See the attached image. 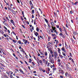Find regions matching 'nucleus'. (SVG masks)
I'll use <instances>...</instances> for the list:
<instances>
[{
  "label": "nucleus",
  "mask_w": 78,
  "mask_h": 78,
  "mask_svg": "<svg viewBox=\"0 0 78 78\" xmlns=\"http://www.w3.org/2000/svg\"><path fill=\"white\" fill-rule=\"evenodd\" d=\"M52 29H50V31L51 33H54V32H56V27H55L51 26Z\"/></svg>",
  "instance_id": "1"
},
{
  "label": "nucleus",
  "mask_w": 78,
  "mask_h": 78,
  "mask_svg": "<svg viewBox=\"0 0 78 78\" xmlns=\"http://www.w3.org/2000/svg\"><path fill=\"white\" fill-rule=\"evenodd\" d=\"M53 53L55 58H57V56H58V53H57V52L56 51H54Z\"/></svg>",
  "instance_id": "2"
},
{
  "label": "nucleus",
  "mask_w": 78,
  "mask_h": 78,
  "mask_svg": "<svg viewBox=\"0 0 78 78\" xmlns=\"http://www.w3.org/2000/svg\"><path fill=\"white\" fill-rule=\"evenodd\" d=\"M49 58L50 60V62L52 64H54V61H53V58H51L50 57V56H49Z\"/></svg>",
  "instance_id": "3"
},
{
  "label": "nucleus",
  "mask_w": 78,
  "mask_h": 78,
  "mask_svg": "<svg viewBox=\"0 0 78 78\" xmlns=\"http://www.w3.org/2000/svg\"><path fill=\"white\" fill-rule=\"evenodd\" d=\"M43 39V38L41 36L39 35L38 36V41H40V40H42Z\"/></svg>",
  "instance_id": "4"
},
{
  "label": "nucleus",
  "mask_w": 78,
  "mask_h": 78,
  "mask_svg": "<svg viewBox=\"0 0 78 78\" xmlns=\"http://www.w3.org/2000/svg\"><path fill=\"white\" fill-rule=\"evenodd\" d=\"M10 11H11V12H12V13L13 14L16 15V12L15 11H14V10H13L12 9H11V10Z\"/></svg>",
  "instance_id": "5"
},
{
  "label": "nucleus",
  "mask_w": 78,
  "mask_h": 78,
  "mask_svg": "<svg viewBox=\"0 0 78 78\" xmlns=\"http://www.w3.org/2000/svg\"><path fill=\"white\" fill-rule=\"evenodd\" d=\"M34 34L36 36H37L39 35V34L37 32L34 31Z\"/></svg>",
  "instance_id": "6"
},
{
  "label": "nucleus",
  "mask_w": 78,
  "mask_h": 78,
  "mask_svg": "<svg viewBox=\"0 0 78 78\" xmlns=\"http://www.w3.org/2000/svg\"><path fill=\"white\" fill-rule=\"evenodd\" d=\"M20 50L21 51H22L23 53H25V51L23 50V48H21V47H20Z\"/></svg>",
  "instance_id": "7"
},
{
  "label": "nucleus",
  "mask_w": 78,
  "mask_h": 78,
  "mask_svg": "<svg viewBox=\"0 0 78 78\" xmlns=\"http://www.w3.org/2000/svg\"><path fill=\"white\" fill-rule=\"evenodd\" d=\"M59 72H60L62 74V75H63L64 73V71H63L62 69Z\"/></svg>",
  "instance_id": "8"
},
{
  "label": "nucleus",
  "mask_w": 78,
  "mask_h": 78,
  "mask_svg": "<svg viewBox=\"0 0 78 78\" xmlns=\"http://www.w3.org/2000/svg\"><path fill=\"white\" fill-rule=\"evenodd\" d=\"M10 22L11 23H12L13 25H15V23H14V21H13V20H10Z\"/></svg>",
  "instance_id": "9"
},
{
  "label": "nucleus",
  "mask_w": 78,
  "mask_h": 78,
  "mask_svg": "<svg viewBox=\"0 0 78 78\" xmlns=\"http://www.w3.org/2000/svg\"><path fill=\"white\" fill-rule=\"evenodd\" d=\"M36 30L37 31V32H39V31H40V29H39V28L38 27H36Z\"/></svg>",
  "instance_id": "10"
},
{
  "label": "nucleus",
  "mask_w": 78,
  "mask_h": 78,
  "mask_svg": "<svg viewBox=\"0 0 78 78\" xmlns=\"http://www.w3.org/2000/svg\"><path fill=\"white\" fill-rule=\"evenodd\" d=\"M0 33H1L2 34H4V32L2 30H1L0 29Z\"/></svg>",
  "instance_id": "11"
},
{
  "label": "nucleus",
  "mask_w": 78,
  "mask_h": 78,
  "mask_svg": "<svg viewBox=\"0 0 78 78\" xmlns=\"http://www.w3.org/2000/svg\"><path fill=\"white\" fill-rule=\"evenodd\" d=\"M51 24V26H54L55 25V24L53 22H52L50 23Z\"/></svg>",
  "instance_id": "12"
},
{
  "label": "nucleus",
  "mask_w": 78,
  "mask_h": 78,
  "mask_svg": "<svg viewBox=\"0 0 78 78\" xmlns=\"http://www.w3.org/2000/svg\"><path fill=\"white\" fill-rule=\"evenodd\" d=\"M47 70H48V71H50V69L49 67L47 68L46 69V72H47Z\"/></svg>",
  "instance_id": "13"
},
{
  "label": "nucleus",
  "mask_w": 78,
  "mask_h": 78,
  "mask_svg": "<svg viewBox=\"0 0 78 78\" xmlns=\"http://www.w3.org/2000/svg\"><path fill=\"white\" fill-rule=\"evenodd\" d=\"M0 65H1V66H2V67H5V65H3V64L2 63H0Z\"/></svg>",
  "instance_id": "14"
},
{
  "label": "nucleus",
  "mask_w": 78,
  "mask_h": 78,
  "mask_svg": "<svg viewBox=\"0 0 78 78\" xmlns=\"http://www.w3.org/2000/svg\"><path fill=\"white\" fill-rule=\"evenodd\" d=\"M20 72H21V73H22V74H24V73H23V71L22 70V69H20Z\"/></svg>",
  "instance_id": "15"
},
{
  "label": "nucleus",
  "mask_w": 78,
  "mask_h": 78,
  "mask_svg": "<svg viewBox=\"0 0 78 78\" xmlns=\"http://www.w3.org/2000/svg\"><path fill=\"white\" fill-rule=\"evenodd\" d=\"M44 20H45L46 22V23H47L48 24V20H47L46 19L44 18Z\"/></svg>",
  "instance_id": "16"
},
{
  "label": "nucleus",
  "mask_w": 78,
  "mask_h": 78,
  "mask_svg": "<svg viewBox=\"0 0 78 78\" xmlns=\"http://www.w3.org/2000/svg\"><path fill=\"white\" fill-rule=\"evenodd\" d=\"M39 62L40 64H41V65L42 66L43 65L42 61L41 60H40L39 61Z\"/></svg>",
  "instance_id": "17"
},
{
  "label": "nucleus",
  "mask_w": 78,
  "mask_h": 78,
  "mask_svg": "<svg viewBox=\"0 0 78 78\" xmlns=\"http://www.w3.org/2000/svg\"><path fill=\"white\" fill-rule=\"evenodd\" d=\"M30 5L31 6H33V4L32 3V2H31V1H30Z\"/></svg>",
  "instance_id": "18"
},
{
  "label": "nucleus",
  "mask_w": 78,
  "mask_h": 78,
  "mask_svg": "<svg viewBox=\"0 0 78 78\" xmlns=\"http://www.w3.org/2000/svg\"><path fill=\"white\" fill-rule=\"evenodd\" d=\"M59 29L60 30V32H61V33L62 32V28H61L60 27Z\"/></svg>",
  "instance_id": "19"
},
{
  "label": "nucleus",
  "mask_w": 78,
  "mask_h": 78,
  "mask_svg": "<svg viewBox=\"0 0 78 78\" xmlns=\"http://www.w3.org/2000/svg\"><path fill=\"white\" fill-rule=\"evenodd\" d=\"M59 56L60 57V58H63V57L62 55H61L59 54Z\"/></svg>",
  "instance_id": "20"
},
{
  "label": "nucleus",
  "mask_w": 78,
  "mask_h": 78,
  "mask_svg": "<svg viewBox=\"0 0 78 78\" xmlns=\"http://www.w3.org/2000/svg\"><path fill=\"white\" fill-rule=\"evenodd\" d=\"M48 55V54H47V51H46L44 52L45 56H47Z\"/></svg>",
  "instance_id": "21"
},
{
  "label": "nucleus",
  "mask_w": 78,
  "mask_h": 78,
  "mask_svg": "<svg viewBox=\"0 0 78 78\" xmlns=\"http://www.w3.org/2000/svg\"><path fill=\"white\" fill-rule=\"evenodd\" d=\"M12 41L13 42H14V43H16L17 42V41H16L14 39H12Z\"/></svg>",
  "instance_id": "22"
},
{
  "label": "nucleus",
  "mask_w": 78,
  "mask_h": 78,
  "mask_svg": "<svg viewBox=\"0 0 78 78\" xmlns=\"http://www.w3.org/2000/svg\"><path fill=\"white\" fill-rule=\"evenodd\" d=\"M0 69H1L2 70H3L5 69H4V68H3V67H2V66H0Z\"/></svg>",
  "instance_id": "23"
},
{
  "label": "nucleus",
  "mask_w": 78,
  "mask_h": 78,
  "mask_svg": "<svg viewBox=\"0 0 78 78\" xmlns=\"http://www.w3.org/2000/svg\"><path fill=\"white\" fill-rule=\"evenodd\" d=\"M58 69L59 72H60V70H62V69H61V67H59L58 68Z\"/></svg>",
  "instance_id": "24"
},
{
  "label": "nucleus",
  "mask_w": 78,
  "mask_h": 78,
  "mask_svg": "<svg viewBox=\"0 0 78 78\" xmlns=\"http://www.w3.org/2000/svg\"><path fill=\"white\" fill-rule=\"evenodd\" d=\"M5 25L7 27H9V25H8V24H7L6 23H5Z\"/></svg>",
  "instance_id": "25"
},
{
  "label": "nucleus",
  "mask_w": 78,
  "mask_h": 78,
  "mask_svg": "<svg viewBox=\"0 0 78 78\" xmlns=\"http://www.w3.org/2000/svg\"><path fill=\"white\" fill-rule=\"evenodd\" d=\"M68 76L69 77V78H72V76L70 74H68Z\"/></svg>",
  "instance_id": "26"
},
{
  "label": "nucleus",
  "mask_w": 78,
  "mask_h": 78,
  "mask_svg": "<svg viewBox=\"0 0 78 78\" xmlns=\"http://www.w3.org/2000/svg\"><path fill=\"white\" fill-rule=\"evenodd\" d=\"M52 36H53V37H54V36H56V34H51Z\"/></svg>",
  "instance_id": "27"
},
{
  "label": "nucleus",
  "mask_w": 78,
  "mask_h": 78,
  "mask_svg": "<svg viewBox=\"0 0 78 78\" xmlns=\"http://www.w3.org/2000/svg\"><path fill=\"white\" fill-rule=\"evenodd\" d=\"M71 61L73 64H74V63H75V62L74 61V60H73V59H72L71 60Z\"/></svg>",
  "instance_id": "28"
},
{
  "label": "nucleus",
  "mask_w": 78,
  "mask_h": 78,
  "mask_svg": "<svg viewBox=\"0 0 78 78\" xmlns=\"http://www.w3.org/2000/svg\"><path fill=\"white\" fill-rule=\"evenodd\" d=\"M61 50H62V51H64V50H65V48H64V47H62V48Z\"/></svg>",
  "instance_id": "29"
},
{
  "label": "nucleus",
  "mask_w": 78,
  "mask_h": 78,
  "mask_svg": "<svg viewBox=\"0 0 78 78\" xmlns=\"http://www.w3.org/2000/svg\"><path fill=\"white\" fill-rule=\"evenodd\" d=\"M7 8L8 9H9V11H11V8H10L9 7H8Z\"/></svg>",
  "instance_id": "30"
},
{
  "label": "nucleus",
  "mask_w": 78,
  "mask_h": 78,
  "mask_svg": "<svg viewBox=\"0 0 78 78\" xmlns=\"http://www.w3.org/2000/svg\"><path fill=\"white\" fill-rule=\"evenodd\" d=\"M63 35V34L62 33H60V34H59V35L60 36H62V35Z\"/></svg>",
  "instance_id": "31"
},
{
  "label": "nucleus",
  "mask_w": 78,
  "mask_h": 78,
  "mask_svg": "<svg viewBox=\"0 0 78 78\" xmlns=\"http://www.w3.org/2000/svg\"><path fill=\"white\" fill-rule=\"evenodd\" d=\"M78 2L77 1L74 3V5H77V4H78Z\"/></svg>",
  "instance_id": "32"
},
{
  "label": "nucleus",
  "mask_w": 78,
  "mask_h": 78,
  "mask_svg": "<svg viewBox=\"0 0 78 78\" xmlns=\"http://www.w3.org/2000/svg\"><path fill=\"white\" fill-rule=\"evenodd\" d=\"M48 25V27H49V28H50L51 27V26L50 25V24H49L48 23H47Z\"/></svg>",
  "instance_id": "33"
},
{
  "label": "nucleus",
  "mask_w": 78,
  "mask_h": 78,
  "mask_svg": "<svg viewBox=\"0 0 78 78\" xmlns=\"http://www.w3.org/2000/svg\"><path fill=\"white\" fill-rule=\"evenodd\" d=\"M5 19H7V20H8V21H9V19H8V17H6V16H5Z\"/></svg>",
  "instance_id": "34"
},
{
  "label": "nucleus",
  "mask_w": 78,
  "mask_h": 78,
  "mask_svg": "<svg viewBox=\"0 0 78 78\" xmlns=\"http://www.w3.org/2000/svg\"><path fill=\"white\" fill-rule=\"evenodd\" d=\"M52 69L53 71H55V70H56V68H54Z\"/></svg>",
  "instance_id": "35"
},
{
  "label": "nucleus",
  "mask_w": 78,
  "mask_h": 78,
  "mask_svg": "<svg viewBox=\"0 0 78 78\" xmlns=\"http://www.w3.org/2000/svg\"><path fill=\"white\" fill-rule=\"evenodd\" d=\"M47 66V67H49L50 66V63L49 62L48 63Z\"/></svg>",
  "instance_id": "36"
},
{
  "label": "nucleus",
  "mask_w": 78,
  "mask_h": 78,
  "mask_svg": "<svg viewBox=\"0 0 78 78\" xmlns=\"http://www.w3.org/2000/svg\"><path fill=\"white\" fill-rule=\"evenodd\" d=\"M71 40L73 43V42H74V40H73V38H71Z\"/></svg>",
  "instance_id": "37"
},
{
  "label": "nucleus",
  "mask_w": 78,
  "mask_h": 78,
  "mask_svg": "<svg viewBox=\"0 0 78 78\" xmlns=\"http://www.w3.org/2000/svg\"><path fill=\"white\" fill-rule=\"evenodd\" d=\"M27 42H28V41L27 40H26L24 42V44H26Z\"/></svg>",
  "instance_id": "38"
},
{
  "label": "nucleus",
  "mask_w": 78,
  "mask_h": 78,
  "mask_svg": "<svg viewBox=\"0 0 78 78\" xmlns=\"http://www.w3.org/2000/svg\"><path fill=\"white\" fill-rule=\"evenodd\" d=\"M48 44L49 45V46H51V43L50 42H49L48 43Z\"/></svg>",
  "instance_id": "39"
},
{
  "label": "nucleus",
  "mask_w": 78,
  "mask_h": 78,
  "mask_svg": "<svg viewBox=\"0 0 78 78\" xmlns=\"http://www.w3.org/2000/svg\"><path fill=\"white\" fill-rule=\"evenodd\" d=\"M9 73L11 74V75H12V74H13V72H12L11 71H10Z\"/></svg>",
  "instance_id": "40"
},
{
  "label": "nucleus",
  "mask_w": 78,
  "mask_h": 78,
  "mask_svg": "<svg viewBox=\"0 0 78 78\" xmlns=\"http://www.w3.org/2000/svg\"><path fill=\"white\" fill-rule=\"evenodd\" d=\"M57 49H58V52H59L61 51V49H60V48H57Z\"/></svg>",
  "instance_id": "41"
},
{
  "label": "nucleus",
  "mask_w": 78,
  "mask_h": 78,
  "mask_svg": "<svg viewBox=\"0 0 78 78\" xmlns=\"http://www.w3.org/2000/svg\"><path fill=\"white\" fill-rule=\"evenodd\" d=\"M40 53L41 55H44V54L42 52H40Z\"/></svg>",
  "instance_id": "42"
},
{
  "label": "nucleus",
  "mask_w": 78,
  "mask_h": 78,
  "mask_svg": "<svg viewBox=\"0 0 78 78\" xmlns=\"http://www.w3.org/2000/svg\"><path fill=\"white\" fill-rule=\"evenodd\" d=\"M4 28L5 29V30H8L7 28L5 26H4Z\"/></svg>",
  "instance_id": "43"
},
{
  "label": "nucleus",
  "mask_w": 78,
  "mask_h": 78,
  "mask_svg": "<svg viewBox=\"0 0 78 78\" xmlns=\"http://www.w3.org/2000/svg\"><path fill=\"white\" fill-rule=\"evenodd\" d=\"M73 34H77V35H78V33H77L76 32H73Z\"/></svg>",
  "instance_id": "44"
},
{
  "label": "nucleus",
  "mask_w": 78,
  "mask_h": 78,
  "mask_svg": "<svg viewBox=\"0 0 78 78\" xmlns=\"http://www.w3.org/2000/svg\"><path fill=\"white\" fill-rule=\"evenodd\" d=\"M65 75L66 76H67V75H68V73H65Z\"/></svg>",
  "instance_id": "45"
},
{
  "label": "nucleus",
  "mask_w": 78,
  "mask_h": 78,
  "mask_svg": "<svg viewBox=\"0 0 78 78\" xmlns=\"http://www.w3.org/2000/svg\"><path fill=\"white\" fill-rule=\"evenodd\" d=\"M12 33L13 34H14V35L15 36H16V34L15 33V32H12Z\"/></svg>",
  "instance_id": "46"
},
{
  "label": "nucleus",
  "mask_w": 78,
  "mask_h": 78,
  "mask_svg": "<svg viewBox=\"0 0 78 78\" xmlns=\"http://www.w3.org/2000/svg\"><path fill=\"white\" fill-rule=\"evenodd\" d=\"M58 64L59 66H61V63L60 62H58Z\"/></svg>",
  "instance_id": "47"
},
{
  "label": "nucleus",
  "mask_w": 78,
  "mask_h": 78,
  "mask_svg": "<svg viewBox=\"0 0 78 78\" xmlns=\"http://www.w3.org/2000/svg\"><path fill=\"white\" fill-rule=\"evenodd\" d=\"M4 76H5V77H6L5 78H8L9 77H8V76H6V75H4Z\"/></svg>",
  "instance_id": "48"
},
{
  "label": "nucleus",
  "mask_w": 78,
  "mask_h": 78,
  "mask_svg": "<svg viewBox=\"0 0 78 78\" xmlns=\"http://www.w3.org/2000/svg\"><path fill=\"white\" fill-rule=\"evenodd\" d=\"M10 5V6H11V8H12V6H14V5H12V4H11Z\"/></svg>",
  "instance_id": "49"
},
{
  "label": "nucleus",
  "mask_w": 78,
  "mask_h": 78,
  "mask_svg": "<svg viewBox=\"0 0 78 78\" xmlns=\"http://www.w3.org/2000/svg\"><path fill=\"white\" fill-rule=\"evenodd\" d=\"M56 26L57 28H59V26L58 25H56Z\"/></svg>",
  "instance_id": "50"
},
{
  "label": "nucleus",
  "mask_w": 78,
  "mask_h": 78,
  "mask_svg": "<svg viewBox=\"0 0 78 78\" xmlns=\"http://www.w3.org/2000/svg\"><path fill=\"white\" fill-rule=\"evenodd\" d=\"M32 61H31V58L29 59V62H31Z\"/></svg>",
  "instance_id": "51"
},
{
  "label": "nucleus",
  "mask_w": 78,
  "mask_h": 78,
  "mask_svg": "<svg viewBox=\"0 0 78 78\" xmlns=\"http://www.w3.org/2000/svg\"><path fill=\"white\" fill-rule=\"evenodd\" d=\"M42 71L44 73L45 72V69H42Z\"/></svg>",
  "instance_id": "52"
},
{
  "label": "nucleus",
  "mask_w": 78,
  "mask_h": 78,
  "mask_svg": "<svg viewBox=\"0 0 78 78\" xmlns=\"http://www.w3.org/2000/svg\"><path fill=\"white\" fill-rule=\"evenodd\" d=\"M65 47L66 48V49H68V48H69V47H68V46L67 45H66Z\"/></svg>",
  "instance_id": "53"
},
{
  "label": "nucleus",
  "mask_w": 78,
  "mask_h": 78,
  "mask_svg": "<svg viewBox=\"0 0 78 78\" xmlns=\"http://www.w3.org/2000/svg\"><path fill=\"white\" fill-rule=\"evenodd\" d=\"M50 53H51V55H53V51H50Z\"/></svg>",
  "instance_id": "54"
},
{
  "label": "nucleus",
  "mask_w": 78,
  "mask_h": 78,
  "mask_svg": "<svg viewBox=\"0 0 78 78\" xmlns=\"http://www.w3.org/2000/svg\"><path fill=\"white\" fill-rule=\"evenodd\" d=\"M21 19L22 20H23V17H22V16H21Z\"/></svg>",
  "instance_id": "55"
},
{
  "label": "nucleus",
  "mask_w": 78,
  "mask_h": 78,
  "mask_svg": "<svg viewBox=\"0 0 78 78\" xmlns=\"http://www.w3.org/2000/svg\"><path fill=\"white\" fill-rule=\"evenodd\" d=\"M61 61L60 59H58L57 60V62H60Z\"/></svg>",
  "instance_id": "56"
},
{
  "label": "nucleus",
  "mask_w": 78,
  "mask_h": 78,
  "mask_svg": "<svg viewBox=\"0 0 78 78\" xmlns=\"http://www.w3.org/2000/svg\"><path fill=\"white\" fill-rule=\"evenodd\" d=\"M69 55L71 57H72V54H71V53H69Z\"/></svg>",
  "instance_id": "57"
},
{
  "label": "nucleus",
  "mask_w": 78,
  "mask_h": 78,
  "mask_svg": "<svg viewBox=\"0 0 78 78\" xmlns=\"http://www.w3.org/2000/svg\"><path fill=\"white\" fill-rule=\"evenodd\" d=\"M62 37H63V38H65V36H64V35L63 34L62 35Z\"/></svg>",
  "instance_id": "58"
},
{
  "label": "nucleus",
  "mask_w": 78,
  "mask_h": 78,
  "mask_svg": "<svg viewBox=\"0 0 78 78\" xmlns=\"http://www.w3.org/2000/svg\"><path fill=\"white\" fill-rule=\"evenodd\" d=\"M25 62L26 64L27 65V66H28V64L26 62V61H25Z\"/></svg>",
  "instance_id": "59"
},
{
  "label": "nucleus",
  "mask_w": 78,
  "mask_h": 78,
  "mask_svg": "<svg viewBox=\"0 0 78 78\" xmlns=\"http://www.w3.org/2000/svg\"><path fill=\"white\" fill-rule=\"evenodd\" d=\"M56 43L57 44H58L59 43V41H56Z\"/></svg>",
  "instance_id": "60"
},
{
  "label": "nucleus",
  "mask_w": 78,
  "mask_h": 78,
  "mask_svg": "<svg viewBox=\"0 0 78 78\" xmlns=\"http://www.w3.org/2000/svg\"><path fill=\"white\" fill-rule=\"evenodd\" d=\"M50 39V37H48V41H49Z\"/></svg>",
  "instance_id": "61"
},
{
  "label": "nucleus",
  "mask_w": 78,
  "mask_h": 78,
  "mask_svg": "<svg viewBox=\"0 0 78 78\" xmlns=\"http://www.w3.org/2000/svg\"><path fill=\"white\" fill-rule=\"evenodd\" d=\"M3 36H5V37H6V34H3Z\"/></svg>",
  "instance_id": "62"
},
{
  "label": "nucleus",
  "mask_w": 78,
  "mask_h": 78,
  "mask_svg": "<svg viewBox=\"0 0 78 78\" xmlns=\"http://www.w3.org/2000/svg\"><path fill=\"white\" fill-rule=\"evenodd\" d=\"M10 77L11 78H12V75L11 74L10 75Z\"/></svg>",
  "instance_id": "63"
},
{
  "label": "nucleus",
  "mask_w": 78,
  "mask_h": 78,
  "mask_svg": "<svg viewBox=\"0 0 78 78\" xmlns=\"http://www.w3.org/2000/svg\"><path fill=\"white\" fill-rule=\"evenodd\" d=\"M60 78H63V76H62V75L60 76Z\"/></svg>",
  "instance_id": "64"
}]
</instances>
